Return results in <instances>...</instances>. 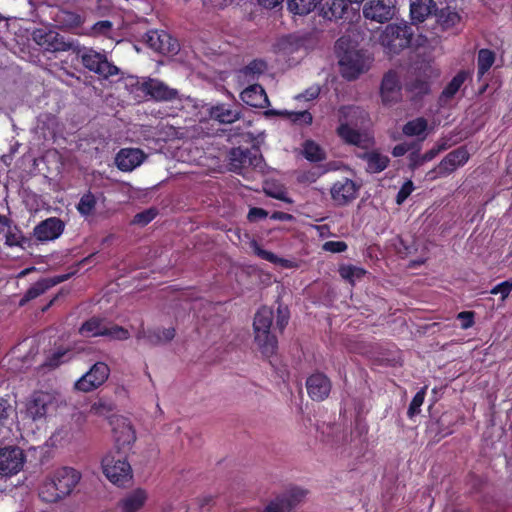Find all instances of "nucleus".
<instances>
[{
  "label": "nucleus",
  "mask_w": 512,
  "mask_h": 512,
  "mask_svg": "<svg viewBox=\"0 0 512 512\" xmlns=\"http://www.w3.org/2000/svg\"><path fill=\"white\" fill-rule=\"evenodd\" d=\"M274 312L267 306L259 308L254 316V341L262 356L271 358L278 349L277 337L271 332Z\"/></svg>",
  "instance_id": "obj_1"
},
{
  "label": "nucleus",
  "mask_w": 512,
  "mask_h": 512,
  "mask_svg": "<svg viewBox=\"0 0 512 512\" xmlns=\"http://www.w3.org/2000/svg\"><path fill=\"white\" fill-rule=\"evenodd\" d=\"M359 112V108L354 105L341 106L338 109L339 125L336 128V134L345 144L367 149L374 143L373 139L353 127L357 126L356 119Z\"/></svg>",
  "instance_id": "obj_2"
},
{
  "label": "nucleus",
  "mask_w": 512,
  "mask_h": 512,
  "mask_svg": "<svg viewBox=\"0 0 512 512\" xmlns=\"http://www.w3.org/2000/svg\"><path fill=\"white\" fill-rule=\"evenodd\" d=\"M414 35L412 27L407 23L388 24L382 31L379 41L390 55H397L410 47Z\"/></svg>",
  "instance_id": "obj_3"
},
{
  "label": "nucleus",
  "mask_w": 512,
  "mask_h": 512,
  "mask_svg": "<svg viewBox=\"0 0 512 512\" xmlns=\"http://www.w3.org/2000/svg\"><path fill=\"white\" fill-rule=\"evenodd\" d=\"M102 469L109 481L119 487L125 486L132 479V469L125 451L107 454L102 459Z\"/></svg>",
  "instance_id": "obj_4"
},
{
  "label": "nucleus",
  "mask_w": 512,
  "mask_h": 512,
  "mask_svg": "<svg viewBox=\"0 0 512 512\" xmlns=\"http://www.w3.org/2000/svg\"><path fill=\"white\" fill-rule=\"evenodd\" d=\"M79 333L84 337L102 336L113 340H127L130 337L126 328L96 316L86 320L79 328Z\"/></svg>",
  "instance_id": "obj_5"
},
{
  "label": "nucleus",
  "mask_w": 512,
  "mask_h": 512,
  "mask_svg": "<svg viewBox=\"0 0 512 512\" xmlns=\"http://www.w3.org/2000/svg\"><path fill=\"white\" fill-rule=\"evenodd\" d=\"M372 58L363 50L350 49L339 57V69L342 77L348 81L356 80L367 72Z\"/></svg>",
  "instance_id": "obj_6"
},
{
  "label": "nucleus",
  "mask_w": 512,
  "mask_h": 512,
  "mask_svg": "<svg viewBox=\"0 0 512 512\" xmlns=\"http://www.w3.org/2000/svg\"><path fill=\"white\" fill-rule=\"evenodd\" d=\"M76 53L86 69L105 79L119 74V68L112 62L108 61L105 54L97 52L91 48L81 49L79 46Z\"/></svg>",
  "instance_id": "obj_7"
},
{
  "label": "nucleus",
  "mask_w": 512,
  "mask_h": 512,
  "mask_svg": "<svg viewBox=\"0 0 512 512\" xmlns=\"http://www.w3.org/2000/svg\"><path fill=\"white\" fill-rule=\"evenodd\" d=\"M26 461L24 451L18 446L0 448V475L10 477L19 473Z\"/></svg>",
  "instance_id": "obj_8"
},
{
  "label": "nucleus",
  "mask_w": 512,
  "mask_h": 512,
  "mask_svg": "<svg viewBox=\"0 0 512 512\" xmlns=\"http://www.w3.org/2000/svg\"><path fill=\"white\" fill-rule=\"evenodd\" d=\"M470 158L466 146H460L449 152L438 164L437 167L428 172V175L435 174L431 178L446 177L452 174L457 168L464 166Z\"/></svg>",
  "instance_id": "obj_9"
},
{
  "label": "nucleus",
  "mask_w": 512,
  "mask_h": 512,
  "mask_svg": "<svg viewBox=\"0 0 512 512\" xmlns=\"http://www.w3.org/2000/svg\"><path fill=\"white\" fill-rule=\"evenodd\" d=\"M110 368L104 362H96L75 383V389L82 392H90L100 387L109 377Z\"/></svg>",
  "instance_id": "obj_10"
},
{
  "label": "nucleus",
  "mask_w": 512,
  "mask_h": 512,
  "mask_svg": "<svg viewBox=\"0 0 512 512\" xmlns=\"http://www.w3.org/2000/svg\"><path fill=\"white\" fill-rule=\"evenodd\" d=\"M395 13L394 0H369L363 6V16L381 24L392 20Z\"/></svg>",
  "instance_id": "obj_11"
},
{
  "label": "nucleus",
  "mask_w": 512,
  "mask_h": 512,
  "mask_svg": "<svg viewBox=\"0 0 512 512\" xmlns=\"http://www.w3.org/2000/svg\"><path fill=\"white\" fill-rule=\"evenodd\" d=\"M380 97L383 105L391 106L401 101L402 85L395 70L386 72L380 84Z\"/></svg>",
  "instance_id": "obj_12"
},
{
  "label": "nucleus",
  "mask_w": 512,
  "mask_h": 512,
  "mask_svg": "<svg viewBox=\"0 0 512 512\" xmlns=\"http://www.w3.org/2000/svg\"><path fill=\"white\" fill-rule=\"evenodd\" d=\"M144 39L151 49L163 55L177 54L180 49L177 39L164 30H149Z\"/></svg>",
  "instance_id": "obj_13"
},
{
  "label": "nucleus",
  "mask_w": 512,
  "mask_h": 512,
  "mask_svg": "<svg viewBox=\"0 0 512 512\" xmlns=\"http://www.w3.org/2000/svg\"><path fill=\"white\" fill-rule=\"evenodd\" d=\"M319 14L327 20H339L352 22L356 13L349 9L346 0H319Z\"/></svg>",
  "instance_id": "obj_14"
},
{
  "label": "nucleus",
  "mask_w": 512,
  "mask_h": 512,
  "mask_svg": "<svg viewBox=\"0 0 512 512\" xmlns=\"http://www.w3.org/2000/svg\"><path fill=\"white\" fill-rule=\"evenodd\" d=\"M138 89L156 101H172L178 98V91L158 79L148 78L138 83Z\"/></svg>",
  "instance_id": "obj_15"
},
{
  "label": "nucleus",
  "mask_w": 512,
  "mask_h": 512,
  "mask_svg": "<svg viewBox=\"0 0 512 512\" xmlns=\"http://www.w3.org/2000/svg\"><path fill=\"white\" fill-rule=\"evenodd\" d=\"M34 39L40 46L52 52L69 50L76 52L78 48L73 42L66 41L63 36L54 31L43 32L38 30L34 33Z\"/></svg>",
  "instance_id": "obj_16"
},
{
  "label": "nucleus",
  "mask_w": 512,
  "mask_h": 512,
  "mask_svg": "<svg viewBox=\"0 0 512 512\" xmlns=\"http://www.w3.org/2000/svg\"><path fill=\"white\" fill-rule=\"evenodd\" d=\"M359 186L349 178H342L333 183L330 194L337 206H345L356 199Z\"/></svg>",
  "instance_id": "obj_17"
},
{
  "label": "nucleus",
  "mask_w": 512,
  "mask_h": 512,
  "mask_svg": "<svg viewBox=\"0 0 512 512\" xmlns=\"http://www.w3.org/2000/svg\"><path fill=\"white\" fill-rule=\"evenodd\" d=\"M117 451L130 449L136 440L135 430L126 418H117L111 422Z\"/></svg>",
  "instance_id": "obj_18"
},
{
  "label": "nucleus",
  "mask_w": 512,
  "mask_h": 512,
  "mask_svg": "<svg viewBox=\"0 0 512 512\" xmlns=\"http://www.w3.org/2000/svg\"><path fill=\"white\" fill-rule=\"evenodd\" d=\"M53 481L58 485L59 492L65 498L70 495L81 479V474L71 467H61L51 475Z\"/></svg>",
  "instance_id": "obj_19"
},
{
  "label": "nucleus",
  "mask_w": 512,
  "mask_h": 512,
  "mask_svg": "<svg viewBox=\"0 0 512 512\" xmlns=\"http://www.w3.org/2000/svg\"><path fill=\"white\" fill-rule=\"evenodd\" d=\"M72 275L73 273H67L50 278H44L37 281L25 292L24 296L21 298L19 302V305L24 306L29 301L44 294L48 289L68 280Z\"/></svg>",
  "instance_id": "obj_20"
},
{
  "label": "nucleus",
  "mask_w": 512,
  "mask_h": 512,
  "mask_svg": "<svg viewBox=\"0 0 512 512\" xmlns=\"http://www.w3.org/2000/svg\"><path fill=\"white\" fill-rule=\"evenodd\" d=\"M306 389L312 400L322 401L329 396L331 381L325 374L317 372L307 378Z\"/></svg>",
  "instance_id": "obj_21"
},
{
  "label": "nucleus",
  "mask_w": 512,
  "mask_h": 512,
  "mask_svg": "<svg viewBox=\"0 0 512 512\" xmlns=\"http://www.w3.org/2000/svg\"><path fill=\"white\" fill-rule=\"evenodd\" d=\"M231 164L236 168L260 167L263 157L258 149L249 150L240 147L233 148L230 152Z\"/></svg>",
  "instance_id": "obj_22"
},
{
  "label": "nucleus",
  "mask_w": 512,
  "mask_h": 512,
  "mask_svg": "<svg viewBox=\"0 0 512 512\" xmlns=\"http://www.w3.org/2000/svg\"><path fill=\"white\" fill-rule=\"evenodd\" d=\"M64 222L57 217H50L34 228V236L40 241L57 239L64 231Z\"/></svg>",
  "instance_id": "obj_23"
},
{
  "label": "nucleus",
  "mask_w": 512,
  "mask_h": 512,
  "mask_svg": "<svg viewBox=\"0 0 512 512\" xmlns=\"http://www.w3.org/2000/svg\"><path fill=\"white\" fill-rule=\"evenodd\" d=\"M145 154L138 148H123L115 158L116 165L121 171H132L142 164Z\"/></svg>",
  "instance_id": "obj_24"
},
{
  "label": "nucleus",
  "mask_w": 512,
  "mask_h": 512,
  "mask_svg": "<svg viewBox=\"0 0 512 512\" xmlns=\"http://www.w3.org/2000/svg\"><path fill=\"white\" fill-rule=\"evenodd\" d=\"M241 100L253 108H266L270 102L264 88L260 84H252L240 94Z\"/></svg>",
  "instance_id": "obj_25"
},
{
  "label": "nucleus",
  "mask_w": 512,
  "mask_h": 512,
  "mask_svg": "<svg viewBox=\"0 0 512 512\" xmlns=\"http://www.w3.org/2000/svg\"><path fill=\"white\" fill-rule=\"evenodd\" d=\"M211 119L221 124H232L241 117V110L231 104L219 103L209 109Z\"/></svg>",
  "instance_id": "obj_26"
},
{
  "label": "nucleus",
  "mask_w": 512,
  "mask_h": 512,
  "mask_svg": "<svg viewBox=\"0 0 512 512\" xmlns=\"http://www.w3.org/2000/svg\"><path fill=\"white\" fill-rule=\"evenodd\" d=\"M357 157L366 162V171L370 174L380 173L390 164V158L381 154L378 150L358 153Z\"/></svg>",
  "instance_id": "obj_27"
},
{
  "label": "nucleus",
  "mask_w": 512,
  "mask_h": 512,
  "mask_svg": "<svg viewBox=\"0 0 512 512\" xmlns=\"http://www.w3.org/2000/svg\"><path fill=\"white\" fill-rule=\"evenodd\" d=\"M147 500V493L142 488H137L127 493L117 504L121 512H138Z\"/></svg>",
  "instance_id": "obj_28"
},
{
  "label": "nucleus",
  "mask_w": 512,
  "mask_h": 512,
  "mask_svg": "<svg viewBox=\"0 0 512 512\" xmlns=\"http://www.w3.org/2000/svg\"><path fill=\"white\" fill-rule=\"evenodd\" d=\"M471 77V73L468 70H460L456 73V75L450 80V82L444 87L440 96L439 103L441 105H445L450 101L457 92L461 89L462 85L466 82L468 78Z\"/></svg>",
  "instance_id": "obj_29"
},
{
  "label": "nucleus",
  "mask_w": 512,
  "mask_h": 512,
  "mask_svg": "<svg viewBox=\"0 0 512 512\" xmlns=\"http://www.w3.org/2000/svg\"><path fill=\"white\" fill-rule=\"evenodd\" d=\"M433 11H436L433 0H411L410 17L414 24L424 22Z\"/></svg>",
  "instance_id": "obj_30"
},
{
  "label": "nucleus",
  "mask_w": 512,
  "mask_h": 512,
  "mask_svg": "<svg viewBox=\"0 0 512 512\" xmlns=\"http://www.w3.org/2000/svg\"><path fill=\"white\" fill-rule=\"evenodd\" d=\"M405 90L411 95V100H420L431 93L430 78L416 77L405 84Z\"/></svg>",
  "instance_id": "obj_31"
},
{
  "label": "nucleus",
  "mask_w": 512,
  "mask_h": 512,
  "mask_svg": "<svg viewBox=\"0 0 512 512\" xmlns=\"http://www.w3.org/2000/svg\"><path fill=\"white\" fill-rule=\"evenodd\" d=\"M58 485L50 477H47L39 487V497L46 503H56L63 499Z\"/></svg>",
  "instance_id": "obj_32"
},
{
  "label": "nucleus",
  "mask_w": 512,
  "mask_h": 512,
  "mask_svg": "<svg viewBox=\"0 0 512 512\" xmlns=\"http://www.w3.org/2000/svg\"><path fill=\"white\" fill-rule=\"evenodd\" d=\"M47 395L43 393H36L32 396L27 405L28 414L34 419H40L47 413Z\"/></svg>",
  "instance_id": "obj_33"
},
{
  "label": "nucleus",
  "mask_w": 512,
  "mask_h": 512,
  "mask_svg": "<svg viewBox=\"0 0 512 512\" xmlns=\"http://www.w3.org/2000/svg\"><path fill=\"white\" fill-rule=\"evenodd\" d=\"M435 12L437 23L442 28V30H448L454 27L461 20L458 12L448 6L440 9L439 11L436 10Z\"/></svg>",
  "instance_id": "obj_34"
},
{
  "label": "nucleus",
  "mask_w": 512,
  "mask_h": 512,
  "mask_svg": "<svg viewBox=\"0 0 512 512\" xmlns=\"http://www.w3.org/2000/svg\"><path fill=\"white\" fill-rule=\"evenodd\" d=\"M496 59L495 52L487 49L482 48L478 51L477 55V73L478 77H483L493 66Z\"/></svg>",
  "instance_id": "obj_35"
},
{
  "label": "nucleus",
  "mask_w": 512,
  "mask_h": 512,
  "mask_svg": "<svg viewBox=\"0 0 512 512\" xmlns=\"http://www.w3.org/2000/svg\"><path fill=\"white\" fill-rule=\"evenodd\" d=\"M269 114H276L287 117L292 123L299 125H311L313 122L312 114L307 111H268Z\"/></svg>",
  "instance_id": "obj_36"
},
{
  "label": "nucleus",
  "mask_w": 512,
  "mask_h": 512,
  "mask_svg": "<svg viewBox=\"0 0 512 512\" xmlns=\"http://www.w3.org/2000/svg\"><path fill=\"white\" fill-rule=\"evenodd\" d=\"M267 69V63L262 59H254L248 65L243 67L239 73L248 81H254Z\"/></svg>",
  "instance_id": "obj_37"
},
{
  "label": "nucleus",
  "mask_w": 512,
  "mask_h": 512,
  "mask_svg": "<svg viewBox=\"0 0 512 512\" xmlns=\"http://www.w3.org/2000/svg\"><path fill=\"white\" fill-rule=\"evenodd\" d=\"M317 7V0H287V8L294 15H308Z\"/></svg>",
  "instance_id": "obj_38"
},
{
  "label": "nucleus",
  "mask_w": 512,
  "mask_h": 512,
  "mask_svg": "<svg viewBox=\"0 0 512 512\" xmlns=\"http://www.w3.org/2000/svg\"><path fill=\"white\" fill-rule=\"evenodd\" d=\"M249 246L252 249V251L254 252V254L256 256H258L259 258H261L263 260H266V261H268V262H270L272 264H281L284 267H288V265H287L288 261L287 260L278 257L276 254H274L271 251H267V250L263 249L259 245L257 240L252 239L250 241V243H249Z\"/></svg>",
  "instance_id": "obj_39"
},
{
  "label": "nucleus",
  "mask_w": 512,
  "mask_h": 512,
  "mask_svg": "<svg viewBox=\"0 0 512 512\" xmlns=\"http://www.w3.org/2000/svg\"><path fill=\"white\" fill-rule=\"evenodd\" d=\"M96 205V196L91 191H88L81 196L76 208L80 215L88 217L94 213Z\"/></svg>",
  "instance_id": "obj_40"
},
{
  "label": "nucleus",
  "mask_w": 512,
  "mask_h": 512,
  "mask_svg": "<svg viewBox=\"0 0 512 512\" xmlns=\"http://www.w3.org/2000/svg\"><path fill=\"white\" fill-rule=\"evenodd\" d=\"M303 155L310 162H320L325 159V152L313 140H306L304 142Z\"/></svg>",
  "instance_id": "obj_41"
},
{
  "label": "nucleus",
  "mask_w": 512,
  "mask_h": 512,
  "mask_svg": "<svg viewBox=\"0 0 512 512\" xmlns=\"http://www.w3.org/2000/svg\"><path fill=\"white\" fill-rule=\"evenodd\" d=\"M428 126V122L423 117H418L416 119L408 121L406 124H404L402 128V132L404 135L412 137V136H419L423 134Z\"/></svg>",
  "instance_id": "obj_42"
},
{
  "label": "nucleus",
  "mask_w": 512,
  "mask_h": 512,
  "mask_svg": "<svg viewBox=\"0 0 512 512\" xmlns=\"http://www.w3.org/2000/svg\"><path fill=\"white\" fill-rule=\"evenodd\" d=\"M339 275L349 282L351 285L355 284L356 279L362 278L366 271L361 267H357L351 264H343L338 269Z\"/></svg>",
  "instance_id": "obj_43"
},
{
  "label": "nucleus",
  "mask_w": 512,
  "mask_h": 512,
  "mask_svg": "<svg viewBox=\"0 0 512 512\" xmlns=\"http://www.w3.org/2000/svg\"><path fill=\"white\" fill-rule=\"evenodd\" d=\"M14 412V408L10 404L9 400L0 397V432L4 428H9L12 424L11 415Z\"/></svg>",
  "instance_id": "obj_44"
},
{
  "label": "nucleus",
  "mask_w": 512,
  "mask_h": 512,
  "mask_svg": "<svg viewBox=\"0 0 512 512\" xmlns=\"http://www.w3.org/2000/svg\"><path fill=\"white\" fill-rule=\"evenodd\" d=\"M8 228L9 229L5 234V245L9 247H23V244L26 242L27 238L23 235L22 231L16 226L13 229H11L10 226Z\"/></svg>",
  "instance_id": "obj_45"
},
{
  "label": "nucleus",
  "mask_w": 512,
  "mask_h": 512,
  "mask_svg": "<svg viewBox=\"0 0 512 512\" xmlns=\"http://www.w3.org/2000/svg\"><path fill=\"white\" fill-rule=\"evenodd\" d=\"M426 390L427 386H424L414 395L407 411V415L409 418H413L415 415L420 413V407L424 402Z\"/></svg>",
  "instance_id": "obj_46"
},
{
  "label": "nucleus",
  "mask_w": 512,
  "mask_h": 512,
  "mask_svg": "<svg viewBox=\"0 0 512 512\" xmlns=\"http://www.w3.org/2000/svg\"><path fill=\"white\" fill-rule=\"evenodd\" d=\"M408 168L412 171H415L422 165H424L427 159L424 158V154H420V146L416 144L415 150L412 151L408 155Z\"/></svg>",
  "instance_id": "obj_47"
},
{
  "label": "nucleus",
  "mask_w": 512,
  "mask_h": 512,
  "mask_svg": "<svg viewBox=\"0 0 512 512\" xmlns=\"http://www.w3.org/2000/svg\"><path fill=\"white\" fill-rule=\"evenodd\" d=\"M114 404L111 401L99 399L91 405L90 412L95 415H106L112 412Z\"/></svg>",
  "instance_id": "obj_48"
},
{
  "label": "nucleus",
  "mask_w": 512,
  "mask_h": 512,
  "mask_svg": "<svg viewBox=\"0 0 512 512\" xmlns=\"http://www.w3.org/2000/svg\"><path fill=\"white\" fill-rule=\"evenodd\" d=\"M156 211L154 209H147L142 212L137 213L132 220L133 224L145 226L149 224L155 217Z\"/></svg>",
  "instance_id": "obj_49"
},
{
  "label": "nucleus",
  "mask_w": 512,
  "mask_h": 512,
  "mask_svg": "<svg viewBox=\"0 0 512 512\" xmlns=\"http://www.w3.org/2000/svg\"><path fill=\"white\" fill-rule=\"evenodd\" d=\"M306 495V491L300 488H293L290 490L288 496H283L287 503V507L293 508L298 502H300Z\"/></svg>",
  "instance_id": "obj_50"
},
{
  "label": "nucleus",
  "mask_w": 512,
  "mask_h": 512,
  "mask_svg": "<svg viewBox=\"0 0 512 512\" xmlns=\"http://www.w3.org/2000/svg\"><path fill=\"white\" fill-rule=\"evenodd\" d=\"M512 291V279L503 281L496 286H494L490 293L493 295L501 294V298L505 299L509 296Z\"/></svg>",
  "instance_id": "obj_51"
},
{
  "label": "nucleus",
  "mask_w": 512,
  "mask_h": 512,
  "mask_svg": "<svg viewBox=\"0 0 512 512\" xmlns=\"http://www.w3.org/2000/svg\"><path fill=\"white\" fill-rule=\"evenodd\" d=\"M414 190V185L411 180L406 181L399 189L396 195V203L401 205L411 195Z\"/></svg>",
  "instance_id": "obj_52"
},
{
  "label": "nucleus",
  "mask_w": 512,
  "mask_h": 512,
  "mask_svg": "<svg viewBox=\"0 0 512 512\" xmlns=\"http://www.w3.org/2000/svg\"><path fill=\"white\" fill-rule=\"evenodd\" d=\"M321 92V88L319 85L315 84L310 87H308L304 92L298 94L295 99L297 100H305V101H311L316 99Z\"/></svg>",
  "instance_id": "obj_53"
},
{
  "label": "nucleus",
  "mask_w": 512,
  "mask_h": 512,
  "mask_svg": "<svg viewBox=\"0 0 512 512\" xmlns=\"http://www.w3.org/2000/svg\"><path fill=\"white\" fill-rule=\"evenodd\" d=\"M290 509L291 508L287 507V503L284 498L277 497L266 506L265 512H285V510Z\"/></svg>",
  "instance_id": "obj_54"
},
{
  "label": "nucleus",
  "mask_w": 512,
  "mask_h": 512,
  "mask_svg": "<svg viewBox=\"0 0 512 512\" xmlns=\"http://www.w3.org/2000/svg\"><path fill=\"white\" fill-rule=\"evenodd\" d=\"M348 248L344 241H327L323 244V249L331 253H342Z\"/></svg>",
  "instance_id": "obj_55"
},
{
  "label": "nucleus",
  "mask_w": 512,
  "mask_h": 512,
  "mask_svg": "<svg viewBox=\"0 0 512 512\" xmlns=\"http://www.w3.org/2000/svg\"><path fill=\"white\" fill-rule=\"evenodd\" d=\"M474 316L475 313L473 311H462L458 313L457 319L461 321V328H471L474 325Z\"/></svg>",
  "instance_id": "obj_56"
},
{
  "label": "nucleus",
  "mask_w": 512,
  "mask_h": 512,
  "mask_svg": "<svg viewBox=\"0 0 512 512\" xmlns=\"http://www.w3.org/2000/svg\"><path fill=\"white\" fill-rule=\"evenodd\" d=\"M277 312L276 326L282 333L289 322V312L287 308H282L281 306L278 307Z\"/></svg>",
  "instance_id": "obj_57"
},
{
  "label": "nucleus",
  "mask_w": 512,
  "mask_h": 512,
  "mask_svg": "<svg viewBox=\"0 0 512 512\" xmlns=\"http://www.w3.org/2000/svg\"><path fill=\"white\" fill-rule=\"evenodd\" d=\"M268 216V212L260 207H253L249 210L247 219L250 222H257L259 220L265 219Z\"/></svg>",
  "instance_id": "obj_58"
},
{
  "label": "nucleus",
  "mask_w": 512,
  "mask_h": 512,
  "mask_svg": "<svg viewBox=\"0 0 512 512\" xmlns=\"http://www.w3.org/2000/svg\"><path fill=\"white\" fill-rule=\"evenodd\" d=\"M416 146V143H400L393 147L392 155L394 157H401L407 152L412 151Z\"/></svg>",
  "instance_id": "obj_59"
},
{
  "label": "nucleus",
  "mask_w": 512,
  "mask_h": 512,
  "mask_svg": "<svg viewBox=\"0 0 512 512\" xmlns=\"http://www.w3.org/2000/svg\"><path fill=\"white\" fill-rule=\"evenodd\" d=\"M112 29V23L109 20H101L96 22L92 26V31L94 34H106Z\"/></svg>",
  "instance_id": "obj_60"
},
{
  "label": "nucleus",
  "mask_w": 512,
  "mask_h": 512,
  "mask_svg": "<svg viewBox=\"0 0 512 512\" xmlns=\"http://www.w3.org/2000/svg\"><path fill=\"white\" fill-rule=\"evenodd\" d=\"M147 343L156 346L163 343L161 329H148Z\"/></svg>",
  "instance_id": "obj_61"
},
{
  "label": "nucleus",
  "mask_w": 512,
  "mask_h": 512,
  "mask_svg": "<svg viewBox=\"0 0 512 512\" xmlns=\"http://www.w3.org/2000/svg\"><path fill=\"white\" fill-rule=\"evenodd\" d=\"M67 22L71 27H80L84 23V19L81 15L75 12H67Z\"/></svg>",
  "instance_id": "obj_62"
},
{
  "label": "nucleus",
  "mask_w": 512,
  "mask_h": 512,
  "mask_svg": "<svg viewBox=\"0 0 512 512\" xmlns=\"http://www.w3.org/2000/svg\"><path fill=\"white\" fill-rule=\"evenodd\" d=\"M270 218L272 220H278V221H290L293 219V216L289 213L282 212V211H274Z\"/></svg>",
  "instance_id": "obj_63"
},
{
  "label": "nucleus",
  "mask_w": 512,
  "mask_h": 512,
  "mask_svg": "<svg viewBox=\"0 0 512 512\" xmlns=\"http://www.w3.org/2000/svg\"><path fill=\"white\" fill-rule=\"evenodd\" d=\"M176 331L175 328H165L161 330V336L163 343L171 341L175 337Z\"/></svg>",
  "instance_id": "obj_64"
}]
</instances>
